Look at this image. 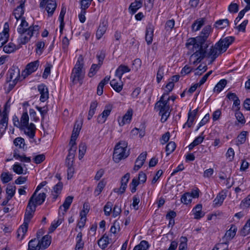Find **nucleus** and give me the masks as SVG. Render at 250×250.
<instances>
[{
  "label": "nucleus",
  "instance_id": "f257e3e1",
  "mask_svg": "<svg viewBox=\"0 0 250 250\" xmlns=\"http://www.w3.org/2000/svg\"><path fill=\"white\" fill-rule=\"evenodd\" d=\"M28 23L24 18H22L21 23L17 29L20 37L18 40L20 45L25 44L30 40L34 34H38L40 27L37 25L30 26L28 27Z\"/></svg>",
  "mask_w": 250,
  "mask_h": 250
},
{
  "label": "nucleus",
  "instance_id": "f03ea898",
  "mask_svg": "<svg viewBox=\"0 0 250 250\" xmlns=\"http://www.w3.org/2000/svg\"><path fill=\"white\" fill-rule=\"evenodd\" d=\"M33 200L30 199L24 214V222L17 231V237L20 240H22L27 232L29 223L36 210V207L35 206H33Z\"/></svg>",
  "mask_w": 250,
  "mask_h": 250
},
{
  "label": "nucleus",
  "instance_id": "7ed1b4c3",
  "mask_svg": "<svg viewBox=\"0 0 250 250\" xmlns=\"http://www.w3.org/2000/svg\"><path fill=\"white\" fill-rule=\"evenodd\" d=\"M211 27L210 25H207L204 27L201 33V35L197 37L196 38H191L187 40L186 44V47L188 49H193L194 48H198L200 45H208L205 43L208 36L211 32Z\"/></svg>",
  "mask_w": 250,
  "mask_h": 250
},
{
  "label": "nucleus",
  "instance_id": "20e7f679",
  "mask_svg": "<svg viewBox=\"0 0 250 250\" xmlns=\"http://www.w3.org/2000/svg\"><path fill=\"white\" fill-rule=\"evenodd\" d=\"M85 71L83 68V58L80 55L72 69L70 79L74 84L79 83L81 85L84 77Z\"/></svg>",
  "mask_w": 250,
  "mask_h": 250
},
{
  "label": "nucleus",
  "instance_id": "39448f33",
  "mask_svg": "<svg viewBox=\"0 0 250 250\" xmlns=\"http://www.w3.org/2000/svg\"><path fill=\"white\" fill-rule=\"evenodd\" d=\"M165 94H164L160 100L155 104L154 107L155 110L159 111V115L161 116L162 122L166 121L170 115V107L168 104L170 98L168 97L167 100H165Z\"/></svg>",
  "mask_w": 250,
  "mask_h": 250
},
{
  "label": "nucleus",
  "instance_id": "423d86ee",
  "mask_svg": "<svg viewBox=\"0 0 250 250\" xmlns=\"http://www.w3.org/2000/svg\"><path fill=\"white\" fill-rule=\"evenodd\" d=\"M127 149V143L125 141H120L115 146L113 159L115 163H119L121 160L124 159L129 155Z\"/></svg>",
  "mask_w": 250,
  "mask_h": 250
},
{
  "label": "nucleus",
  "instance_id": "0eeeda50",
  "mask_svg": "<svg viewBox=\"0 0 250 250\" xmlns=\"http://www.w3.org/2000/svg\"><path fill=\"white\" fill-rule=\"evenodd\" d=\"M208 46V45H200L198 48H194V51L193 49H188L190 51L188 54L193 53L189 58L190 63L195 65L201 62L207 56L206 49Z\"/></svg>",
  "mask_w": 250,
  "mask_h": 250
},
{
  "label": "nucleus",
  "instance_id": "6e6552de",
  "mask_svg": "<svg viewBox=\"0 0 250 250\" xmlns=\"http://www.w3.org/2000/svg\"><path fill=\"white\" fill-rule=\"evenodd\" d=\"M40 7L44 8L45 7V10L48 13V16H52L57 7L56 0H45L43 5H41V0H40Z\"/></svg>",
  "mask_w": 250,
  "mask_h": 250
},
{
  "label": "nucleus",
  "instance_id": "1a4fd4ad",
  "mask_svg": "<svg viewBox=\"0 0 250 250\" xmlns=\"http://www.w3.org/2000/svg\"><path fill=\"white\" fill-rule=\"evenodd\" d=\"M235 38L229 36L223 39H221L217 42V46H221L220 50L226 52L229 46L234 41Z\"/></svg>",
  "mask_w": 250,
  "mask_h": 250
},
{
  "label": "nucleus",
  "instance_id": "9d476101",
  "mask_svg": "<svg viewBox=\"0 0 250 250\" xmlns=\"http://www.w3.org/2000/svg\"><path fill=\"white\" fill-rule=\"evenodd\" d=\"M112 106L110 104L106 105L103 112L97 117V121L99 124H104L106 121L107 118L110 115Z\"/></svg>",
  "mask_w": 250,
  "mask_h": 250
},
{
  "label": "nucleus",
  "instance_id": "9b49d317",
  "mask_svg": "<svg viewBox=\"0 0 250 250\" xmlns=\"http://www.w3.org/2000/svg\"><path fill=\"white\" fill-rule=\"evenodd\" d=\"M20 77V70L18 68H10L7 74L6 82L9 83L12 80H19Z\"/></svg>",
  "mask_w": 250,
  "mask_h": 250
},
{
  "label": "nucleus",
  "instance_id": "f8f14e48",
  "mask_svg": "<svg viewBox=\"0 0 250 250\" xmlns=\"http://www.w3.org/2000/svg\"><path fill=\"white\" fill-rule=\"evenodd\" d=\"M216 45L217 43H215L214 46H212L208 53H207V56L210 58L212 59V61H214L219 55L225 52L220 50V45L217 46Z\"/></svg>",
  "mask_w": 250,
  "mask_h": 250
},
{
  "label": "nucleus",
  "instance_id": "ddd939ff",
  "mask_svg": "<svg viewBox=\"0 0 250 250\" xmlns=\"http://www.w3.org/2000/svg\"><path fill=\"white\" fill-rule=\"evenodd\" d=\"M21 129L24 130L26 135L29 138H33L35 134L36 126L33 123H30L25 126H21Z\"/></svg>",
  "mask_w": 250,
  "mask_h": 250
},
{
  "label": "nucleus",
  "instance_id": "4468645a",
  "mask_svg": "<svg viewBox=\"0 0 250 250\" xmlns=\"http://www.w3.org/2000/svg\"><path fill=\"white\" fill-rule=\"evenodd\" d=\"M38 89L41 94L40 99V101L42 102H44L48 99L49 97L47 87L44 84H42L38 85Z\"/></svg>",
  "mask_w": 250,
  "mask_h": 250
},
{
  "label": "nucleus",
  "instance_id": "2eb2a0df",
  "mask_svg": "<svg viewBox=\"0 0 250 250\" xmlns=\"http://www.w3.org/2000/svg\"><path fill=\"white\" fill-rule=\"evenodd\" d=\"M25 0H21L20 4L14 11L13 15L17 20H19L21 18L24 14V6Z\"/></svg>",
  "mask_w": 250,
  "mask_h": 250
},
{
  "label": "nucleus",
  "instance_id": "dca6fc26",
  "mask_svg": "<svg viewBox=\"0 0 250 250\" xmlns=\"http://www.w3.org/2000/svg\"><path fill=\"white\" fill-rule=\"evenodd\" d=\"M146 152H143L140 154L136 160L135 165L134 167V170H138L142 167L146 159Z\"/></svg>",
  "mask_w": 250,
  "mask_h": 250
},
{
  "label": "nucleus",
  "instance_id": "f3484780",
  "mask_svg": "<svg viewBox=\"0 0 250 250\" xmlns=\"http://www.w3.org/2000/svg\"><path fill=\"white\" fill-rule=\"evenodd\" d=\"M8 117L6 113L3 114L2 118L0 120V136L5 133L8 125Z\"/></svg>",
  "mask_w": 250,
  "mask_h": 250
},
{
  "label": "nucleus",
  "instance_id": "a211bd4d",
  "mask_svg": "<svg viewBox=\"0 0 250 250\" xmlns=\"http://www.w3.org/2000/svg\"><path fill=\"white\" fill-rule=\"evenodd\" d=\"M82 125H75L71 137L69 144L76 145V140L79 136V132L81 129Z\"/></svg>",
  "mask_w": 250,
  "mask_h": 250
},
{
  "label": "nucleus",
  "instance_id": "6ab92c4d",
  "mask_svg": "<svg viewBox=\"0 0 250 250\" xmlns=\"http://www.w3.org/2000/svg\"><path fill=\"white\" fill-rule=\"evenodd\" d=\"M133 114V111L131 109L127 110V112L123 117L121 120H118L119 124L120 126H123L127 123H129L131 120Z\"/></svg>",
  "mask_w": 250,
  "mask_h": 250
},
{
  "label": "nucleus",
  "instance_id": "aec40b11",
  "mask_svg": "<svg viewBox=\"0 0 250 250\" xmlns=\"http://www.w3.org/2000/svg\"><path fill=\"white\" fill-rule=\"evenodd\" d=\"M130 71V69L126 65L121 64L116 69L115 71V76L119 78L121 81L123 75L126 72Z\"/></svg>",
  "mask_w": 250,
  "mask_h": 250
},
{
  "label": "nucleus",
  "instance_id": "412c9836",
  "mask_svg": "<svg viewBox=\"0 0 250 250\" xmlns=\"http://www.w3.org/2000/svg\"><path fill=\"white\" fill-rule=\"evenodd\" d=\"M154 27L150 24L146 28V41L148 44L152 43L153 37Z\"/></svg>",
  "mask_w": 250,
  "mask_h": 250
},
{
  "label": "nucleus",
  "instance_id": "4be33fe9",
  "mask_svg": "<svg viewBox=\"0 0 250 250\" xmlns=\"http://www.w3.org/2000/svg\"><path fill=\"white\" fill-rule=\"evenodd\" d=\"M39 64L40 62L39 60H36L28 63L26 66V73L27 75H30L35 72L38 69Z\"/></svg>",
  "mask_w": 250,
  "mask_h": 250
},
{
  "label": "nucleus",
  "instance_id": "5701e85b",
  "mask_svg": "<svg viewBox=\"0 0 250 250\" xmlns=\"http://www.w3.org/2000/svg\"><path fill=\"white\" fill-rule=\"evenodd\" d=\"M51 237L49 235H45L44 236L41 240H39L40 246L41 249L44 250L47 248L50 245Z\"/></svg>",
  "mask_w": 250,
  "mask_h": 250
},
{
  "label": "nucleus",
  "instance_id": "b1692460",
  "mask_svg": "<svg viewBox=\"0 0 250 250\" xmlns=\"http://www.w3.org/2000/svg\"><path fill=\"white\" fill-rule=\"evenodd\" d=\"M202 206L201 204L197 205L192 209L194 218L199 219L205 215V213L202 211Z\"/></svg>",
  "mask_w": 250,
  "mask_h": 250
},
{
  "label": "nucleus",
  "instance_id": "393cba45",
  "mask_svg": "<svg viewBox=\"0 0 250 250\" xmlns=\"http://www.w3.org/2000/svg\"><path fill=\"white\" fill-rule=\"evenodd\" d=\"M130 178V174L126 173L121 179V185L119 188L120 192L121 194L124 193L126 188L127 184Z\"/></svg>",
  "mask_w": 250,
  "mask_h": 250
},
{
  "label": "nucleus",
  "instance_id": "a878e982",
  "mask_svg": "<svg viewBox=\"0 0 250 250\" xmlns=\"http://www.w3.org/2000/svg\"><path fill=\"white\" fill-rule=\"evenodd\" d=\"M143 2L142 0H135L132 2L129 7V10L132 14H135L137 11L142 6Z\"/></svg>",
  "mask_w": 250,
  "mask_h": 250
},
{
  "label": "nucleus",
  "instance_id": "bb28decb",
  "mask_svg": "<svg viewBox=\"0 0 250 250\" xmlns=\"http://www.w3.org/2000/svg\"><path fill=\"white\" fill-rule=\"evenodd\" d=\"M237 228L234 225H231L230 228L227 231L223 239L227 241L232 239L236 234Z\"/></svg>",
  "mask_w": 250,
  "mask_h": 250
},
{
  "label": "nucleus",
  "instance_id": "cd10ccee",
  "mask_svg": "<svg viewBox=\"0 0 250 250\" xmlns=\"http://www.w3.org/2000/svg\"><path fill=\"white\" fill-rule=\"evenodd\" d=\"M18 149H15L13 152V157L16 159L20 160L22 162L30 163L31 162V158L26 157V155L23 153L20 155L18 153Z\"/></svg>",
  "mask_w": 250,
  "mask_h": 250
},
{
  "label": "nucleus",
  "instance_id": "c85d7f7f",
  "mask_svg": "<svg viewBox=\"0 0 250 250\" xmlns=\"http://www.w3.org/2000/svg\"><path fill=\"white\" fill-rule=\"evenodd\" d=\"M226 196V194L223 192L218 193L216 198L213 200L214 206L219 207L221 206Z\"/></svg>",
  "mask_w": 250,
  "mask_h": 250
},
{
  "label": "nucleus",
  "instance_id": "c756f323",
  "mask_svg": "<svg viewBox=\"0 0 250 250\" xmlns=\"http://www.w3.org/2000/svg\"><path fill=\"white\" fill-rule=\"evenodd\" d=\"M39 244L38 239L34 238L31 239L28 243L27 250H40L41 246H40Z\"/></svg>",
  "mask_w": 250,
  "mask_h": 250
},
{
  "label": "nucleus",
  "instance_id": "7c9ffc66",
  "mask_svg": "<svg viewBox=\"0 0 250 250\" xmlns=\"http://www.w3.org/2000/svg\"><path fill=\"white\" fill-rule=\"evenodd\" d=\"M46 194L43 192L39 193L37 196L36 195L33 199V206L36 207L37 205H42L44 202Z\"/></svg>",
  "mask_w": 250,
  "mask_h": 250
},
{
  "label": "nucleus",
  "instance_id": "2f4dec72",
  "mask_svg": "<svg viewBox=\"0 0 250 250\" xmlns=\"http://www.w3.org/2000/svg\"><path fill=\"white\" fill-rule=\"evenodd\" d=\"M229 21L227 19L217 21L214 24V26L218 29H224L229 26Z\"/></svg>",
  "mask_w": 250,
  "mask_h": 250
},
{
  "label": "nucleus",
  "instance_id": "473e14b6",
  "mask_svg": "<svg viewBox=\"0 0 250 250\" xmlns=\"http://www.w3.org/2000/svg\"><path fill=\"white\" fill-rule=\"evenodd\" d=\"M109 243V238L106 234H104L98 241L99 246L102 249H104Z\"/></svg>",
  "mask_w": 250,
  "mask_h": 250
},
{
  "label": "nucleus",
  "instance_id": "72a5a7b5",
  "mask_svg": "<svg viewBox=\"0 0 250 250\" xmlns=\"http://www.w3.org/2000/svg\"><path fill=\"white\" fill-rule=\"evenodd\" d=\"M9 26L7 23L4 24V29L1 33H0V41L7 42L9 38Z\"/></svg>",
  "mask_w": 250,
  "mask_h": 250
},
{
  "label": "nucleus",
  "instance_id": "f704fd0d",
  "mask_svg": "<svg viewBox=\"0 0 250 250\" xmlns=\"http://www.w3.org/2000/svg\"><path fill=\"white\" fill-rule=\"evenodd\" d=\"M205 19L201 18L199 20H196L192 25V29L193 31H197L200 30L201 27L205 23Z\"/></svg>",
  "mask_w": 250,
  "mask_h": 250
},
{
  "label": "nucleus",
  "instance_id": "c9c22d12",
  "mask_svg": "<svg viewBox=\"0 0 250 250\" xmlns=\"http://www.w3.org/2000/svg\"><path fill=\"white\" fill-rule=\"evenodd\" d=\"M97 105L98 103L97 102V101H95L91 102L87 117V119L88 120H90L95 114L96 108L97 107Z\"/></svg>",
  "mask_w": 250,
  "mask_h": 250
},
{
  "label": "nucleus",
  "instance_id": "e433bc0d",
  "mask_svg": "<svg viewBox=\"0 0 250 250\" xmlns=\"http://www.w3.org/2000/svg\"><path fill=\"white\" fill-rule=\"evenodd\" d=\"M227 83V81L225 79H222L220 80L217 84L215 86L213 90L214 92L218 93L220 92L223 88L225 87Z\"/></svg>",
  "mask_w": 250,
  "mask_h": 250
},
{
  "label": "nucleus",
  "instance_id": "4c0bfd02",
  "mask_svg": "<svg viewBox=\"0 0 250 250\" xmlns=\"http://www.w3.org/2000/svg\"><path fill=\"white\" fill-rule=\"evenodd\" d=\"M110 84L111 86L117 92H120L123 89V84L119 83L115 79L112 80Z\"/></svg>",
  "mask_w": 250,
  "mask_h": 250
},
{
  "label": "nucleus",
  "instance_id": "58836bf2",
  "mask_svg": "<svg viewBox=\"0 0 250 250\" xmlns=\"http://www.w3.org/2000/svg\"><path fill=\"white\" fill-rule=\"evenodd\" d=\"M15 44L12 42L9 43L7 45L3 46V50L6 53H11L18 49Z\"/></svg>",
  "mask_w": 250,
  "mask_h": 250
},
{
  "label": "nucleus",
  "instance_id": "ea45409f",
  "mask_svg": "<svg viewBox=\"0 0 250 250\" xmlns=\"http://www.w3.org/2000/svg\"><path fill=\"white\" fill-rule=\"evenodd\" d=\"M73 199V197L71 196H67L64 200V203L60 207V208H61L62 207H63L64 208V210L66 212L67 209L69 208Z\"/></svg>",
  "mask_w": 250,
  "mask_h": 250
},
{
  "label": "nucleus",
  "instance_id": "a19ab883",
  "mask_svg": "<svg viewBox=\"0 0 250 250\" xmlns=\"http://www.w3.org/2000/svg\"><path fill=\"white\" fill-rule=\"evenodd\" d=\"M149 245L147 241L143 240L139 244L136 246L133 250H146L148 249Z\"/></svg>",
  "mask_w": 250,
  "mask_h": 250
},
{
  "label": "nucleus",
  "instance_id": "79ce46f5",
  "mask_svg": "<svg viewBox=\"0 0 250 250\" xmlns=\"http://www.w3.org/2000/svg\"><path fill=\"white\" fill-rule=\"evenodd\" d=\"M106 30V27L104 24H100L96 32L97 39H100Z\"/></svg>",
  "mask_w": 250,
  "mask_h": 250
},
{
  "label": "nucleus",
  "instance_id": "37998d69",
  "mask_svg": "<svg viewBox=\"0 0 250 250\" xmlns=\"http://www.w3.org/2000/svg\"><path fill=\"white\" fill-rule=\"evenodd\" d=\"M106 183L103 180L99 182L94 190V193L96 194V196L99 195L101 193Z\"/></svg>",
  "mask_w": 250,
  "mask_h": 250
},
{
  "label": "nucleus",
  "instance_id": "c03bdc74",
  "mask_svg": "<svg viewBox=\"0 0 250 250\" xmlns=\"http://www.w3.org/2000/svg\"><path fill=\"white\" fill-rule=\"evenodd\" d=\"M12 174L9 172H2L0 175V179L3 183H7L12 180Z\"/></svg>",
  "mask_w": 250,
  "mask_h": 250
},
{
  "label": "nucleus",
  "instance_id": "a18cd8bd",
  "mask_svg": "<svg viewBox=\"0 0 250 250\" xmlns=\"http://www.w3.org/2000/svg\"><path fill=\"white\" fill-rule=\"evenodd\" d=\"M250 233V219L249 220L246 224L241 230L240 234L241 235L245 236Z\"/></svg>",
  "mask_w": 250,
  "mask_h": 250
},
{
  "label": "nucleus",
  "instance_id": "49530a36",
  "mask_svg": "<svg viewBox=\"0 0 250 250\" xmlns=\"http://www.w3.org/2000/svg\"><path fill=\"white\" fill-rule=\"evenodd\" d=\"M247 133V131H243L238 136L237 143L236 144L237 146L243 144L245 142Z\"/></svg>",
  "mask_w": 250,
  "mask_h": 250
},
{
  "label": "nucleus",
  "instance_id": "de8ad7c7",
  "mask_svg": "<svg viewBox=\"0 0 250 250\" xmlns=\"http://www.w3.org/2000/svg\"><path fill=\"white\" fill-rule=\"evenodd\" d=\"M89 210V207L88 203H84L83 205V210L80 213L81 219L83 220L84 219V221H86V215L88 212Z\"/></svg>",
  "mask_w": 250,
  "mask_h": 250
},
{
  "label": "nucleus",
  "instance_id": "09e8293b",
  "mask_svg": "<svg viewBox=\"0 0 250 250\" xmlns=\"http://www.w3.org/2000/svg\"><path fill=\"white\" fill-rule=\"evenodd\" d=\"M62 221L63 219L59 217L57 221L52 222L49 228V232H53L62 223Z\"/></svg>",
  "mask_w": 250,
  "mask_h": 250
},
{
  "label": "nucleus",
  "instance_id": "8fccbe9b",
  "mask_svg": "<svg viewBox=\"0 0 250 250\" xmlns=\"http://www.w3.org/2000/svg\"><path fill=\"white\" fill-rule=\"evenodd\" d=\"M101 66V65H100L99 63L98 64H93L91 65V68L89 70V72L88 73L89 77H92L94 75H95Z\"/></svg>",
  "mask_w": 250,
  "mask_h": 250
},
{
  "label": "nucleus",
  "instance_id": "3c124183",
  "mask_svg": "<svg viewBox=\"0 0 250 250\" xmlns=\"http://www.w3.org/2000/svg\"><path fill=\"white\" fill-rule=\"evenodd\" d=\"M176 145L174 142H170L167 144L166 147V151L167 152V155H168L172 153L176 148Z\"/></svg>",
  "mask_w": 250,
  "mask_h": 250
},
{
  "label": "nucleus",
  "instance_id": "603ef678",
  "mask_svg": "<svg viewBox=\"0 0 250 250\" xmlns=\"http://www.w3.org/2000/svg\"><path fill=\"white\" fill-rule=\"evenodd\" d=\"M207 66L205 64H200L198 67L195 70V75H201L204 72L207 71Z\"/></svg>",
  "mask_w": 250,
  "mask_h": 250
},
{
  "label": "nucleus",
  "instance_id": "864d4df0",
  "mask_svg": "<svg viewBox=\"0 0 250 250\" xmlns=\"http://www.w3.org/2000/svg\"><path fill=\"white\" fill-rule=\"evenodd\" d=\"M182 203L185 204H188L190 203L192 200L191 196L189 192H187L182 196L181 199Z\"/></svg>",
  "mask_w": 250,
  "mask_h": 250
},
{
  "label": "nucleus",
  "instance_id": "5fc2aeb1",
  "mask_svg": "<svg viewBox=\"0 0 250 250\" xmlns=\"http://www.w3.org/2000/svg\"><path fill=\"white\" fill-rule=\"evenodd\" d=\"M16 188L15 186H9L6 188V193L8 195V199L12 198L15 193Z\"/></svg>",
  "mask_w": 250,
  "mask_h": 250
},
{
  "label": "nucleus",
  "instance_id": "6e6d98bb",
  "mask_svg": "<svg viewBox=\"0 0 250 250\" xmlns=\"http://www.w3.org/2000/svg\"><path fill=\"white\" fill-rule=\"evenodd\" d=\"M235 116L239 123L242 124H244L246 123V120L243 114L239 110L235 111Z\"/></svg>",
  "mask_w": 250,
  "mask_h": 250
},
{
  "label": "nucleus",
  "instance_id": "4d7b16f0",
  "mask_svg": "<svg viewBox=\"0 0 250 250\" xmlns=\"http://www.w3.org/2000/svg\"><path fill=\"white\" fill-rule=\"evenodd\" d=\"M164 67L163 66H159L156 76V80L158 83H159L164 77Z\"/></svg>",
  "mask_w": 250,
  "mask_h": 250
},
{
  "label": "nucleus",
  "instance_id": "13d9d810",
  "mask_svg": "<svg viewBox=\"0 0 250 250\" xmlns=\"http://www.w3.org/2000/svg\"><path fill=\"white\" fill-rule=\"evenodd\" d=\"M21 126L29 124V116L27 112H23L21 118Z\"/></svg>",
  "mask_w": 250,
  "mask_h": 250
},
{
  "label": "nucleus",
  "instance_id": "bf43d9fd",
  "mask_svg": "<svg viewBox=\"0 0 250 250\" xmlns=\"http://www.w3.org/2000/svg\"><path fill=\"white\" fill-rule=\"evenodd\" d=\"M86 150V146L85 143H82L79 145V157L80 159L83 158Z\"/></svg>",
  "mask_w": 250,
  "mask_h": 250
},
{
  "label": "nucleus",
  "instance_id": "052dcab7",
  "mask_svg": "<svg viewBox=\"0 0 250 250\" xmlns=\"http://www.w3.org/2000/svg\"><path fill=\"white\" fill-rule=\"evenodd\" d=\"M113 204L111 202H107L104 207V214L106 216H109L112 210Z\"/></svg>",
  "mask_w": 250,
  "mask_h": 250
},
{
  "label": "nucleus",
  "instance_id": "680f3d73",
  "mask_svg": "<svg viewBox=\"0 0 250 250\" xmlns=\"http://www.w3.org/2000/svg\"><path fill=\"white\" fill-rule=\"evenodd\" d=\"M14 144L20 148H23L25 145L24 140L21 137H17L14 140Z\"/></svg>",
  "mask_w": 250,
  "mask_h": 250
},
{
  "label": "nucleus",
  "instance_id": "e2e57ef3",
  "mask_svg": "<svg viewBox=\"0 0 250 250\" xmlns=\"http://www.w3.org/2000/svg\"><path fill=\"white\" fill-rule=\"evenodd\" d=\"M13 171L18 174H21L23 173V168L18 163H16L13 166Z\"/></svg>",
  "mask_w": 250,
  "mask_h": 250
},
{
  "label": "nucleus",
  "instance_id": "0e129e2a",
  "mask_svg": "<svg viewBox=\"0 0 250 250\" xmlns=\"http://www.w3.org/2000/svg\"><path fill=\"white\" fill-rule=\"evenodd\" d=\"M226 156L229 162L232 161L233 160L234 156V151L233 149L231 147H229L226 154Z\"/></svg>",
  "mask_w": 250,
  "mask_h": 250
},
{
  "label": "nucleus",
  "instance_id": "69168bd1",
  "mask_svg": "<svg viewBox=\"0 0 250 250\" xmlns=\"http://www.w3.org/2000/svg\"><path fill=\"white\" fill-rule=\"evenodd\" d=\"M92 0H82L81 1V10H85L89 7Z\"/></svg>",
  "mask_w": 250,
  "mask_h": 250
},
{
  "label": "nucleus",
  "instance_id": "338daca9",
  "mask_svg": "<svg viewBox=\"0 0 250 250\" xmlns=\"http://www.w3.org/2000/svg\"><path fill=\"white\" fill-rule=\"evenodd\" d=\"M239 5L235 3H231L228 7V10L230 13H237L238 11Z\"/></svg>",
  "mask_w": 250,
  "mask_h": 250
},
{
  "label": "nucleus",
  "instance_id": "774afa93",
  "mask_svg": "<svg viewBox=\"0 0 250 250\" xmlns=\"http://www.w3.org/2000/svg\"><path fill=\"white\" fill-rule=\"evenodd\" d=\"M45 44L43 42H37L36 46V52L38 54H41L43 50V48L44 47Z\"/></svg>",
  "mask_w": 250,
  "mask_h": 250
}]
</instances>
